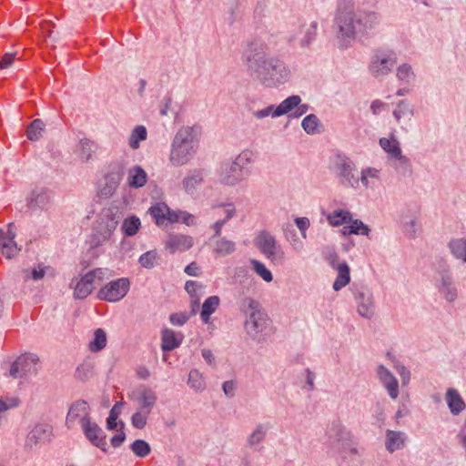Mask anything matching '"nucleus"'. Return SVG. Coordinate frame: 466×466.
Returning a JSON list of instances; mask_svg holds the SVG:
<instances>
[{"mask_svg":"<svg viewBox=\"0 0 466 466\" xmlns=\"http://www.w3.org/2000/svg\"><path fill=\"white\" fill-rule=\"evenodd\" d=\"M242 59L249 75L265 86H279L291 77V71L286 63L268 56L265 45L260 42L249 43Z\"/></svg>","mask_w":466,"mask_h":466,"instance_id":"1","label":"nucleus"},{"mask_svg":"<svg viewBox=\"0 0 466 466\" xmlns=\"http://www.w3.org/2000/svg\"><path fill=\"white\" fill-rule=\"evenodd\" d=\"M379 24L380 15L374 12L355 13L350 2H341L338 5L335 25L342 46H347L356 37L368 34Z\"/></svg>","mask_w":466,"mask_h":466,"instance_id":"2","label":"nucleus"},{"mask_svg":"<svg viewBox=\"0 0 466 466\" xmlns=\"http://www.w3.org/2000/svg\"><path fill=\"white\" fill-rule=\"evenodd\" d=\"M198 141L194 129L190 127H181L175 135L170 147L168 162L174 167L186 166L194 157Z\"/></svg>","mask_w":466,"mask_h":466,"instance_id":"3","label":"nucleus"},{"mask_svg":"<svg viewBox=\"0 0 466 466\" xmlns=\"http://www.w3.org/2000/svg\"><path fill=\"white\" fill-rule=\"evenodd\" d=\"M239 309L245 314L244 329L249 338L259 342L268 325V316L259 302L253 298L244 297L239 301Z\"/></svg>","mask_w":466,"mask_h":466,"instance_id":"4","label":"nucleus"},{"mask_svg":"<svg viewBox=\"0 0 466 466\" xmlns=\"http://www.w3.org/2000/svg\"><path fill=\"white\" fill-rule=\"evenodd\" d=\"M121 219L122 212L117 207L104 208L96 222L93 243L100 246L108 241Z\"/></svg>","mask_w":466,"mask_h":466,"instance_id":"5","label":"nucleus"},{"mask_svg":"<svg viewBox=\"0 0 466 466\" xmlns=\"http://www.w3.org/2000/svg\"><path fill=\"white\" fill-rule=\"evenodd\" d=\"M433 279L436 288L443 299L450 303L455 301L458 298V289L446 259L441 258L436 261Z\"/></svg>","mask_w":466,"mask_h":466,"instance_id":"6","label":"nucleus"},{"mask_svg":"<svg viewBox=\"0 0 466 466\" xmlns=\"http://www.w3.org/2000/svg\"><path fill=\"white\" fill-rule=\"evenodd\" d=\"M330 169L345 187L358 188L359 178L354 175L355 164L347 156L337 154L330 160Z\"/></svg>","mask_w":466,"mask_h":466,"instance_id":"7","label":"nucleus"},{"mask_svg":"<svg viewBox=\"0 0 466 466\" xmlns=\"http://www.w3.org/2000/svg\"><path fill=\"white\" fill-rule=\"evenodd\" d=\"M255 246L274 265H281L285 260V252L269 231H259L255 239Z\"/></svg>","mask_w":466,"mask_h":466,"instance_id":"8","label":"nucleus"},{"mask_svg":"<svg viewBox=\"0 0 466 466\" xmlns=\"http://www.w3.org/2000/svg\"><path fill=\"white\" fill-rule=\"evenodd\" d=\"M92 410L87 401L77 400L68 409L65 425L69 430H80L92 420Z\"/></svg>","mask_w":466,"mask_h":466,"instance_id":"9","label":"nucleus"},{"mask_svg":"<svg viewBox=\"0 0 466 466\" xmlns=\"http://www.w3.org/2000/svg\"><path fill=\"white\" fill-rule=\"evenodd\" d=\"M130 289V280L120 278L106 283L97 292V298L110 303H116L124 299Z\"/></svg>","mask_w":466,"mask_h":466,"instance_id":"10","label":"nucleus"},{"mask_svg":"<svg viewBox=\"0 0 466 466\" xmlns=\"http://www.w3.org/2000/svg\"><path fill=\"white\" fill-rule=\"evenodd\" d=\"M54 204L53 192L46 187H35L26 197V207L32 212L47 211Z\"/></svg>","mask_w":466,"mask_h":466,"instance_id":"11","label":"nucleus"},{"mask_svg":"<svg viewBox=\"0 0 466 466\" xmlns=\"http://www.w3.org/2000/svg\"><path fill=\"white\" fill-rule=\"evenodd\" d=\"M397 63V57L392 51H379L371 59L370 71L375 78H380L391 72Z\"/></svg>","mask_w":466,"mask_h":466,"instance_id":"12","label":"nucleus"},{"mask_svg":"<svg viewBox=\"0 0 466 466\" xmlns=\"http://www.w3.org/2000/svg\"><path fill=\"white\" fill-rule=\"evenodd\" d=\"M275 107L273 118L279 117L283 115H289V116L292 118H299L309 110V106L301 104V97L298 95L288 96Z\"/></svg>","mask_w":466,"mask_h":466,"instance_id":"13","label":"nucleus"},{"mask_svg":"<svg viewBox=\"0 0 466 466\" xmlns=\"http://www.w3.org/2000/svg\"><path fill=\"white\" fill-rule=\"evenodd\" d=\"M39 359L35 354L19 356L11 365L9 374L14 379H19L30 373L36 372V364Z\"/></svg>","mask_w":466,"mask_h":466,"instance_id":"14","label":"nucleus"},{"mask_svg":"<svg viewBox=\"0 0 466 466\" xmlns=\"http://www.w3.org/2000/svg\"><path fill=\"white\" fill-rule=\"evenodd\" d=\"M358 313L365 319H371L375 314V300L373 293L367 288L361 287L354 292Z\"/></svg>","mask_w":466,"mask_h":466,"instance_id":"15","label":"nucleus"},{"mask_svg":"<svg viewBox=\"0 0 466 466\" xmlns=\"http://www.w3.org/2000/svg\"><path fill=\"white\" fill-rule=\"evenodd\" d=\"M81 431L85 438L94 446L99 448L102 451L107 452L106 435L104 430L92 419L86 424Z\"/></svg>","mask_w":466,"mask_h":466,"instance_id":"16","label":"nucleus"},{"mask_svg":"<svg viewBox=\"0 0 466 466\" xmlns=\"http://www.w3.org/2000/svg\"><path fill=\"white\" fill-rule=\"evenodd\" d=\"M376 377L391 400H396L400 394L399 381L394 374L384 365L380 364L375 369Z\"/></svg>","mask_w":466,"mask_h":466,"instance_id":"17","label":"nucleus"},{"mask_svg":"<svg viewBox=\"0 0 466 466\" xmlns=\"http://www.w3.org/2000/svg\"><path fill=\"white\" fill-rule=\"evenodd\" d=\"M244 172L233 162L228 160L221 164L219 181L226 186H235L244 180Z\"/></svg>","mask_w":466,"mask_h":466,"instance_id":"18","label":"nucleus"},{"mask_svg":"<svg viewBox=\"0 0 466 466\" xmlns=\"http://www.w3.org/2000/svg\"><path fill=\"white\" fill-rule=\"evenodd\" d=\"M53 427L47 423H37L29 431L26 437L25 444L33 447L38 443H44L51 440Z\"/></svg>","mask_w":466,"mask_h":466,"instance_id":"19","label":"nucleus"},{"mask_svg":"<svg viewBox=\"0 0 466 466\" xmlns=\"http://www.w3.org/2000/svg\"><path fill=\"white\" fill-rule=\"evenodd\" d=\"M194 244L192 237L182 234H171L165 242V248L170 253L183 252Z\"/></svg>","mask_w":466,"mask_h":466,"instance_id":"20","label":"nucleus"},{"mask_svg":"<svg viewBox=\"0 0 466 466\" xmlns=\"http://www.w3.org/2000/svg\"><path fill=\"white\" fill-rule=\"evenodd\" d=\"M149 212L158 226L174 223L177 219L175 211L171 210L165 203H157L149 208Z\"/></svg>","mask_w":466,"mask_h":466,"instance_id":"21","label":"nucleus"},{"mask_svg":"<svg viewBox=\"0 0 466 466\" xmlns=\"http://www.w3.org/2000/svg\"><path fill=\"white\" fill-rule=\"evenodd\" d=\"M70 288L74 289L75 299H86L94 289L91 275L86 273L80 279H73L70 283Z\"/></svg>","mask_w":466,"mask_h":466,"instance_id":"22","label":"nucleus"},{"mask_svg":"<svg viewBox=\"0 0 466 466\" xmlns=\"http://www.w3.org/2000/svg\"><path fill=\"white\" fill-rule=\"evenodd\" d=\"M359 186L365 189H374L381 182V169L374 167H366L360 170Z\"/></svg>","mask_w":466,"mask_h":466,"instance_id":"23","label":"nucleus"},{"mask_svg":"<svg viewBox=\"0 0 466 466\" xmlns=\"http://www.w3.org/2000/svg\"><path fill=\"white\" fill-rule=\"evenodd\" d=\"M15 236L16 234L15 230V225L14 223H9L7 238L3 239V241L0 243V251L2 255L7 259H12L21 250L15 240Z\"/></svg>","mask_w":466,"mask_h":466,"instance_id":"24","label":"nucleus"},{"mask_svg":"<svg viewBox=\"0 0 466 466\" xmlns=\"http://www.w3.org/2000/svg\"><path fill=\"white\" fill-rule=\"evenodd\" d=\"M204 169L196 168L190 170L182 180V185L187 194L193 195L205 180Z\"/></svg>","mask_w":466,"mask_h":466,"instance_id":"25","label":"nucleus"},{"mask_svg":"<svg viewBox=\"0 0 466 466\" xmlns=\"http://www.w3.org/2000/svg\"><path fill=\"white\" fill-rule=\"evenodd\" d=\"M406 439V435L403 431L387 430L385 447L389 452L392 453L395 451L404 448Z\"/></svg>","mask_w":466,"mask_h":466,"instance_id":"26","label":"nucleus"},{"mask_svg":"<svg viewBox=\"0 0 466 466\" xmlns=\"http://www.w3.org/2000/svg\"><path fill=\"white\" fill-rule=\"evenodd\" d=\"M147 175L140 166L129 168L127 173V184L131 187L138 188L146 185Z\"/></svg>","mask_w":466,"mask_h":466,"instance_id":"27","label":"nucleus"},{"mask_svg":"<svg viewBox=\"0 0 466 466\" xmlns=\"http://www.w3.org/2000/svg\"><path fill=\"white\" fill-rule=\"evenodd\" d=\"M138 409L151 412L157 402V394L149 388H144L140 390L137 399Z\"/></svg>","mask_w":466,"mask_h":466,"instance_id":"28","label":"nucleus"},{"mask_svg":"<svg viewBox=\"0 0 466 466\" xmlns=\"http://www.w3.org/2000/svg\"><path fill=\"white\" fill-rule=\"evenodd\" d=\"M270 428L269 423H258L247 438V446L253 448L261 443Z\"/></svg>","mask_w":466,"mask_h":466,"instance_id":"29","label":"nucleus"},{"mask_svg":"<svg viewBox=\"0 0 466 466\" xmlns=\"http://www.w3.org/2000/svg\"><path fill=\"white\" fill-rule=\"evenodd\" d=\"M445 400L453 415H458L465 408L464 401L459 392L454 389H449L447 390Z\"/></svg>","mask_w":466,"mask_h":466,"instance_id":"30","label":"nucleus"},{"mask_svg":"<svg viewBox=\"0 0 466 466\" xmlns=\"http://www.w3.org/2000/svg\"><path fill=\"white\" fill-rule=\"evenodd\" d=\"M327 434L333 442H339L350 437V432L339 421H333L329 425Z\"/></svg>","mask_w":466,"mask_h":466,"instance_id":"31","label":"nucleus"},{"mask_svg":"<svg viewBox=\"0 0 466 466\" xmlns=\"http://www.w3.org/2000/svg\"><path fill=\"white\" fill-rule=\"evenodd\" d=\"M236 250V243L226 238H218L213 245V253L218 257H226Z\"/></svg>","mask_w":466,"mask_h":466,"instance_id":"32","label":"nucleus"},{"mask_svg":"<svg viewBox=\"0 0 466 466\" xmlns=\"http://www.w3.org/2000/svg\"><path fill=\"white\" fill-rule=\"evenodd\" d=\"M451 254L466 264V238H454L448 243Z\"/></svg>","mask_w":466,"mask_h":466,"instance_id":"33","label":"nucleus"},{"mask_svg":"<svg viewBox=\"0 0 466 466\" xmlns=\"http://www.w3.org/2000/svg\"><path fill=\"white\" fill-rule=\"evenodd\" d=\"M413 115V109L407 100H400L393 111L394 118L398 123L410 121Z\"/></svg>","mask_w":466,"mask_h":466,"instance_id":"34","label":"nucleus"},{"mask_svg":"<svg viewBox=\"0 0 466 466\" xmlns=\"http://www.w3.org/2000/svg\"><path fill=\"white\" fill-rule=\"evenodd\" d=\"M161 340V349L164 351H171L177 348L181 343V339H178L175 331L170 329H165L162 330Z\"/></svg>","mask_w":466,"mask_h":466,"instance_id":"35","label":"nucleus"},{"mask_svg":"<svg viewBox=\"0 0 466 466\" xmlns=\"http://www.w3.org/2000/svg\"><path fill=\"white\" fill-rule=\"evenodd\" d=\"M106 183L98 190V196L101 198H109L116 190L119 185V176L116 174H109L105 178Z\"/></svg>","mask_w":466,"mask_h":466,"instance_id":"36","label":"nucleus"},{"mask_svg":"<svg viewBox=\"0 0 466 466\" xmlns=\"http://www.w3.org/2000/svg\"><path fill=\"white\" fill-rule=\"evenodd\" d=\"M219 303L220 299L218 296H210L204 301L200 312V317L204 323L208 322L210 315L217 310Z\"/></svg>","mask_w":466,"mask_h":466,"instance_id":"37","label":"nucleus"},{"mask_svg":"<svg viewBox=\"0 0 466 466\" xmlns=\"http://www.w3.org/2000/svg\"><path fill=\"white\" fill-rule=\"evenodd\" d=\"M187 385L196 392H202L206 390L207 384L202 373L193 369L188 373Z\"/></svg>","mask_w":466,"mask_h":466,"instance_id":"38","label":"nucleus"},{"mask_svg":"<svg viewBox=\"0 0 466 466\" xmlns=\"http://www.w3.org/2000/svg\"><path fill=\"white\" fill-rule=\"evenodd\" d=\"M327 220L332 227H339L351 221V213L345 209H338L327 215Z\"/></svg>","mask_w":466,"mask_h":466,"instance_id":"39","label":"nucleus"},{"mask_svg":"<svg viewBox=\"0 0 466 466\" xmlns=\"http://www.w3.org/2000/svg\"><path fill=\"white\" fill-rule=\"evenodd\" d=\"M147 137V131L146 127L142 125L136 126L128 138V145L132 149H137L140 147V142L145 141Z\"/></svg>","mask_w":466,"mask_h":466,"instance_id":"40","label":"nucleus"},{"mask_svg":"<svg viewBox=\"0 0 466 466\" xmlns=\"http://www.w3.org/2000/svg\"><path fill=\"white\" fill-rule=\"evenodd\" d=\"M284 236L287 241L291 246L292 249L296 252H300L304 248L303 241L299 238L296 230L291 225H288L283 228Z\"/></svg>","mask_w":466,"mask_h":466,"instance_id":"41","label":"nucleus"},{"mask_svg":"<svg viewBox=\"0 0 466 466\" xmlns=\"http://www.w3.org/2000/svg\"><path fill=\"white\" fill-rule=\"evenodd\" d=\"M337 270L338 276L333 283V289L336 291L345 287L350 279V268L346 263L339 264Z\"/></svg>","mask_w":466,"mask_h":466,"instance_id":"42","label":"nucleus"},{"mask_svg":"<svg viewBox=\"0 0 466 466\" xmlns=\"http://www.w3.org/2000/svg\"><path fill=\"white\" fill-rule=\"evenodd\" d=\"M396 77L400 82L405 84H411L416 79V74L410 64L403 63L397 67Z\"/></svg>","mask_w":466,"mask_h":466,"instance_id":"43","label":"nucleus"},{"mask_svg":"<svg viewBox=\"0 0 466 466\" xmlns=\"http://www.w3.org/2000/svg\"><path fill=\"white\" fill-rule=\"evenodd\" d=\"M46 124L40 118L33 120L26 129V137L30 141H37L42 137Z\"/></svg>","mask_w":466,"mask_h":466,"instance_id":"44","label":"nucleus"},{"mask_svg":"<svg viewBox=\"0 0 466 466\" xmlns=\"http://www.w3.org/2000/svg\"><path fill=\"white\" fill-rule=\"evenodd\" d=\"M95 149L96 146L93 141L87 138L81 139L77 146V154L79 158L83 162H87L91 158L92 153Z\"/></svg>","mask_w":466,"mask_h":466,"instance_id":"45","label":"nucleus"},{"mask_svg":"<svg viewBox=\"0 0 466 466\" xmlns=\"http://www.w3.org/2000/svg\"><path fill=\"white\" fill-rule=\"evenodd\" d=\"M380 146L388 154L390 160L401 152L400 144L395 138L381 137Z\"/></svg>","mask_w":466,"mask_h":466,"instance_id":"46","label":"nucleus"},{"mask_svg":"<svg viewBox=\"0 0 466 466\" xmlns=\"http://www.w3.org/2000/svg\"><path fill=\"white\" fill-rule=\"evenodd\" d=\"M350 223V225L349 227L344 228V229H345L344 234L349 233V234H354V235H362V236H366V237L370 236V228L368 227V225L364 224L361 220L353 219L351 218V221Z\"/></svg>","mask_w":466,"mask_h":466,"instance_id":"47","label":"nucleus"},{"mask_svg":"<svg viewBox=\"0 0 466 466\" xmlns=\"http://www.w3.org/2000/svg\"><path fill=\"white\" fill-rule=\"evenodd\" d=\"M140 226V219L136 216H130L123 220L121 229L126 236L131 237L137 234Z\"/></svg>","mask_w":466,"mask_h":466,"instance_id":"48","label":"nucleus"},{"mask_svg":"<svg viewBox=\"0 0 466 466\" xmlns=\"http://www.w3.org/2000/svg\"><path fill=\"white\" fill-rule=\"evenodd\" d=\"M106 345V334L104 329H97L94 332V338L89 342V350L92 352L102 350Z\"/></svg>","mask_w":466,"mask_h":466,"instance_id":"49","label":"nucleus"},{"mask_svg":"<svg viewBox=\"0 0 466 466\" xmlns=\"http://www.w3.org/2000/svg\"><path fill=\"white\" fill-rule=\"evenodd\" d=\"M318 30V23L316 21L310 22L306 25L304 35L299 41L301 47H308L316 39Z\"/></svg>","mask_w":466,"mask_h":466,"instance_id":"50","label":"nucleus"},{"mask_svg":"<svg viewBox=\"0 0 466 466\" xmlns=\"http://www.w3.org/2000/svg\"><path fill=\"white\" fill-rule=\"evenodd\" d=\"M124 403L122 401H117L110 410L109 415L106 419V429L108 431H113L119 426V421L117 422V419L122 411Z\"/></svg>","mask_w":466,"mask_h":466,"instance_id":"51","label":"nucleus"},{"mask_svg":"<svg viewBox=\"0 0 466 466\" xmlns=\"http://www.w3.org/2000/svg\"><path fill=\"white\" fill-rule=\"evenodd\" d=\"M253 270L266 282H271L273 279L270 270L259 260L251 259Z\"/></svg>","mask_w":466,"mask_h":466,"instance_id":"52","label":"nucleus"},{"mask_svg":"<svg viewBox=\"0 0 466 466\" xmlns=\"http://www.w3.org/2000/svg\"><path fill=\"white\" fill-rule=\"evenodd\" d=\"M130 449L139 458L147 457L151 451L150 445L144 440H136L130 445Z\"/></svg>","mask_w":466,"mask_h":466,"instance_id":"53","label":"nucleus"},{"mask_svg":"<svg viewBox=\"0 0 466 466\" xmlns=\"http://www.w3.org/2000/svg\"><path fill=\"white\" fill-rule=\"evenodd\" d=\"M46 268V267L39 264L37 267H35L32 269H23V278L25 281L28 279H33L35 281L40 280L45 277Z\"/></svg>","mask_w":466,"mask_h":466,"instance_id":"54","label":"nucleus"},{"mask_svg":"<svg viewBox=\"0 0 466 466\" xmlns=\"http://www.w3.org/2000/svg\"><path fill=\"white\" fill-rule=\"evenodd\" d=\"M301 126L306 133L315 134L319 132V120L316 115L310 114L302 120Z\"/></svg>","mask_w":466,"mask_h":466,"instance_id":"55","label":"nucleus"},{"mask_svg":"<svg viewBox=\"0 0 466 466\" xmlns=\"http://www.w3.org/2000/svg\"><path fill=\"white\" fill-rule=\"evenodd\" d=\"M253 152L244 150L236 157L233 162L244 172L246 167L253 162Z\"/></svg>","mask_w":466,"mask_h":466,"instance_id":"56","label":"nucleus"},{"mask_svg":"<svg viewBox=\"0 0 466 466\" xmlns=\"http://www.w3.org/2000/svg\"><path fill=\"white\" fill-rule=\"evenodd\" d=\"M392 167L400 174H406L410 170V160L401 152L391 159Z\"/></svg>","mask_w":466,"mask_h":466,"instance_id":"57","label":"nucleus"},{"mask_svg":"<svg viewBox=\"0 0 466 466\" xmlns=\"http://www.w3.org/2000/svg\"><path fill=\"white\" fill-rule=\"evenodd\" d=\"M151 412L137 409L131 417V423L134 428L141 430L147 425V418Z\"/></svg>","mask_w":466,"mask_h":466,"instance_id":"58","label":"nucleus"},{"mask_svg":"<svg viewBox=\"0 0 466 466\" xmlns=\"http://www.w3.org/2000/svg\"><path fill=\"white\" fill-rule=\"evenodd\" d=\"M158 259V255L156 251L150 250L139 257V264L146 268H152L156 266Z\"/></svg>","mask_w":466,"mask_h":466,"instance_id":"59","label":"nucleus"},{"mask_svg":"<svg viewBox=\"0 0 466 466\" xmlns=\"http://www.w3.org/2000/svg\"><path fill=\"white\" fill-rule=\"evenodd\" d=\"M92 373L93 365L90 362H84L76 368L75 376L77 380L86 381L92 376Z\"/></svg>","mask_w":466,"mask_h":466,"instance_id":"60","label":"nucleus"},{"mask_svg":"<svg viewBox=\"0 0 466 466\" xmlns=\"http://www.w3.org/2000/svg\"><path fill=\"white\" fill-rule=\"evenodd\" d=\"M124 429H125V422L122 421V420H119V431L110 440V443H111V445L113 447L118 448L125 441V440H126V433L124 431Z\"/></svg>","mask_w":466,"mask_h":466,"instance_id":"61","label":"nucleus"},{"mask_svg":"<svg viewBox=\"0 0 466 466\" xmlns=\"http://www.w3.org/2000/svg\"><path fill=\"white\" fill-rule=\"evenodd\" d=\"M403 229L409 238H414L420 230V226L416 219H411L404 224Z\"/></svg>","mask_w":466,"mask_h":466,"instance_id":"62","label":"nucleus"},{"mask_svg":"<svg viewBox=\"0 0 466 466\" xmlns=\"http://www.w3.org/2000/svg\"><path fill=\"white\" fill-rule=\"evenodd\" d=\"M177 219L175 222L181 221L187 226H194L197 224L195 217L186 211H175Z\"/></svg>","mask_w":466,"mask_h":466,"instance_id":"63","label":"nucleus"},{"mask_svg":"<svg viewBox=\"0 0 466 466\" xmlns=\"http://www.w3.org/2000/svg\"><path fill=\"white\" fill-rule=\"evenodd\" d=\"M189 319L186 312H177L169 316V321L174 326H183Z\"/></svg>","mask_w":466,"mask_h":466,"instance_id":"64","label":"nucleus"}]
</instances>
